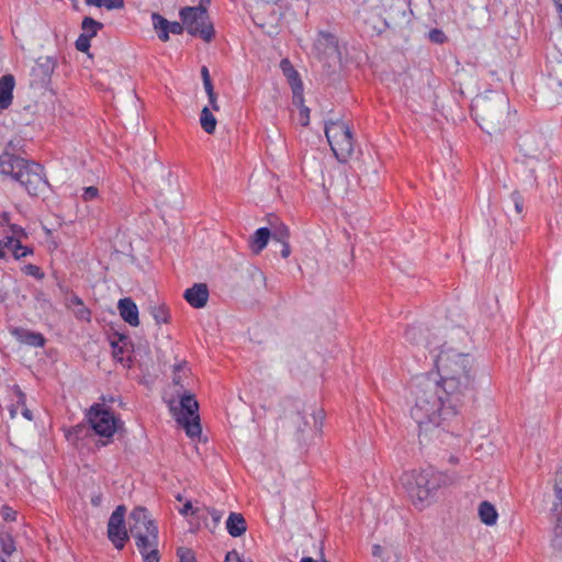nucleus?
Returning <instances> with one entry per match:
<instances>
[{
  "label": "nucleus",
  "mask_w": 562,
  "mask_h": 562,
  "mask_svg": "<svg viewBox=\"0 0 562 562\" xmlns=\"http://www.w3.org/2000/svg\"><path fill=\"white\" fill-rule=\"evenodd\" d=\"M425 331L422 326H408L405 330V339L412 345H419L425 341L424 347L432 352L437 346L432 347V342L425 338Z\"/></svg>",
  "instance_id": "5701e85b"
},
{
  "label": "nucleus",
  "mask_w": 562,
  "mask_h": 562,
  "mask_svg": "<svg viewBox=\"0 0 562 562\" xmlns=\"http://www.w3.org/2000/svg\"><path fill=\"white\" fill-rule=\"evenodd\" d=\"M82 35H86L89 38L94 37L99 31L103 29V23L90 18L85 16L81 22Z\"/></svg>",
  "instance_id": "2f4dec72"
},
{
  "label": "nucleus",
  "mask_w": 562,
  "mask_h": 562,
  "mask_svg": "<svg viewBox=\"0 0 562 562\" xmlns=\"http://www.w3.org/2000/svg\"><path fill=\"white\" fill-rule=\"evenodd\" d=\"M12 335L21 342L33 347H43L45 345V337L41 333H35L22 327L12 329Z\"/></svg>",
  "instance_id": "412c9836"
},
{
  "label": "nucleus",
  "mask_w": 562,
  "mask_h": 562,
  "mask_svg": "<svg viewBox=\"0 0 562 562\" xmlns=\"http://www.w3.org/2000/svg\"><path fill=\"white\" fill-rule=\"evenodd\" d=\"M12 392H13L15 398H16V407L11 409V416L14 417V415L16 413V408L25 406V404H26V395L21 390V387L19 385H16V384L12 386Z\"/></svg>",
  "instance_id": "58836bf2"
},
{
  "label": "nucleus",
  "mask_w": 562,
  "mask_h": 562,
  "mask_svg": "<svg viewBox=\"0 0 562 562\" xmlns=\"http://www.w3.org/2000/svg\"><path fill=\"white\" fill-rule=\"evenodd\" d=\"M203 86H204V89H205V91L207 93V97H213L214 94H216L214 92V87H213L212 80L207 81V82H204Z\"/></svg>",
  "instance_id": "13d9d810"
},
{
  "label": "nucleus",
  "mask_w": 562,
  "mask_h": 562,
  "mask_svg": "<svg viewBox=\"0 0 562 562\" xmlns=\"http://www.w3.org/2000/svg\"><path fill=\"white\" fill-rule=\"evenodd\" d=\"M179 513L183 516H187L189 514L194 515L195 510H193L192 503L190 501H187L183 507L179 510Z\"/></svg>",
  "instance_id": "864d4df0"
},
{
  "label": "nucleus",
  "mask_w": 562,
  "mask_h": 562,
  "mask_svg": "<svg viewBox=\"0 0 562 562\" xmlns=\"http://www.w3.org/2000/svg\"><path fill=\"white\" fill-rule=\"evenodd\" d=\"M510 200H512V202L514 204L516 213L518 215L522 214V212H524V198L520 194V192L519 191H514L510 194Z\"/></svg>",
  "instance_id": "79ce46f5"
},
{
  "label": "nucleus",
  "mask_w": 562,
  "mask_h": 562,
  "mask_svg": "<svg viewBox=\"0 0 562 562\" xmlns=\"http://www.w3.org/2000/svg\"><path fill=\"white\" fill-rule=\"evenodd\" d=\"M270 227H268L271 232V237L274 241L281 243L289 240L290 231L289 228L279 221L277 216H271L269 218Z\"/></svg>",
  "instance_id": "c85d7f7f"
},
{
  "label": "nucleus",
  "mask_w": 562,
  "mask_h": 562,
  "mask_svg": "<svg viewBox=\"0 0 562 562\" xmlns=\"http://www.w3.org/2000/svg\"><path fill=\"white\" fill-rule=\"evenodd\" d=\"M280 244L282 246V248H281V256H282V258L285 259L291 254V247H290L289 240L281 241Z\"/></svg>",
  "instance_id": "5fc2aeb1"
},
{
  "label": "nucleus",
  "mask_w": 562,
  "mask_h": 562,
  "mask_svg": "<svg viewBox=\"0 0 562 562\" xmlns=\"http://www.w3.org/2000/svg\"><path fill=\"white\" fill-rule=\"evenodd\" d=\"M22 272L26 276L33 277L37 280H43L45 277V273L42 271V269L33 263L25 265L22 268Z\"/></svg>",
  "instance_id": "a19ab883"
},
{
  "label": "nucleus",
  "mask_w": 562,
  "mask_h": 562,
  "mask_svg": "<svg viewBox=\"0 0 562 562\" xmlns=\"http://www.w3.org/2000/svg\"><path fill=\"white\" fill-rule=\"evenodd\" d=\"M0 547L2 552L7 555H11L15 551L14 540L8 533L0 535Z\"/></svg>",
  "instance_id": "4c0bfd02"
},
{
  "label": "nucleus",
  "mask_w": 562,
  "mask_h": 562,
  "mask_svg": "<svg viewBox=\"0 0 562 562\" xmlns=\"http://www.w3.org/2000/svg\"><path fill=\"white\" fill-rule=\"evenodd\" d=\"M13 249L14 246L8 243V235L0 238V258H5L9 252L12 254Z\"/></svg>",
  "instance_id": "de8ad7c7"
},
{
  "label": "nucleus",
  "mask_w": 562,
  "mask_h": 562,
  "mask_svg": "<svg viewBox=\"0 0 562 562\" xmlns=\"http://www.w3.org/2000/svg\"><path fill=\"white\" fill-rule=\"evenodd\" d=\"M479 516L483 524L493 526L497 521L498 514L490 502L484 501L479 506Z\"/></svg>",
  "instance_id": "c756f323"
},
{
  "label": "nucleus",
  "mask_w": 562,
  "mask_h": 562,
  "mask_svg": "<svg viewBox=\"0 0 562 562\" xmlns=\"http://www.w3.org/2000/svg\"><path fill=\"white\" fill-rule=\"evenodd\" d=\"M271 232L268 227L258 228L250 237L249 246L255 255H259L268 245Z\"/></svg>",
  "instance_id": "393cba45"
},
{
  "label": "nucleus",
  "mask_w": 562,
  "mask_h": 562,
  "mask_svg": "<svg viewBox=\"0 0 562 562\" xmlns=\"http://www.w3.org/2000/svg\"><path fill=\"white\" fill-rule=\"evenodd\" d=\"M159 557H156L155 554H153L151 557L149 555V558L147 560H144V562H159Z\"/></svg>",
  "instance_id": "774afa93"
},
{
  "label": "nucleus",
  "mask_w": 562,
  "mask_h": 562,
  "mask_svg": "<svg viewBox=\"0 0 562 562\" xmlns=\"http://www.w3.org/2000/svg\"><path fill=\"white\" fill-rule=\"evenodd\" d=\"M429 37L435 43H442L445 40V34L439 30H431L429 33Z\"/></svg>",
  "instance_id": "3c124183"
},
{
  "label": "nucleus",
  "mask_w": 562,
  "mask_h": 562,
  "mask_svg": "<svg viewBox=\"0 0 562 562\" xmlns=\"http://www.w3.org/2000/svg\"><path fill=\"white\" fill-rule=\"evenodd\" d=\"M280 68L291 86L293 104H302L303 83L299 72L286 58L281 60Z\"/></svg>",
  "instance_id": "4468645a"
},
{
  "label": "nucleus",
  "mask_w": 562,
  "mask_h": 562,
  "mask_svg": "<svg viewBox=\"0 0 562 562\" xmlns=\"http://www.w3.org/2000/svg\"><path fill=\"white\" fill-rule=\"evenodd\" d=\"M300 109V123L307 125L310 122V109L304 105V97L302 95V104H294Z\"/></svg>",
  "instance_id": "37998d69"
},
{
  "label": "nucleus",
  "mask_w": 562,
  "mask_h": 562,
  "mask_svg": "<svg viewBox=\"0 0 562 562\" xmlns=\"http://www.w3.org/2000/svg\"><path fill=\"white\" fill-rule=\"evenodd\" d=\"M201 76H202L203 83L207 82V81H211L210 71H209L206 66H203L201 68Z\"/></svg>",
  "instance_id": "bf43d9fd"
},
{
  "label": "nucleus",
  "mask_w": 562,
  "mask_h": 562,
  "mask_svg": "<svg viewBox=\"0 0 562 562\" xmlns=\"http://www.w3.org/2000/svg\"><path fill=\"white\" fill-rule=\"evenodd\" d=\"M22 415H23L26 419H29V420H32V419H33L32 412H31L29 408H26L25 406H24V407H23V409H22Z\"/></svg>",
  "instance_id": "69168bd1"
},
{
  "label": "nucleus",
  "mask_w": 562,
  "mask_h": 562,
  "mask_svg": "<svg viewBox=\"0 0 562 562\" xmlns=\"http://www.w3.org/2000/svg\"><path fill=\"white\" fill-rule=\"evenodd\" d=\"M90 41L91 38L80 34L76 40L75 46L79 52L87 53L90 48Z\"/></svg>",
  "instance_id": "c03bdc74"
},
{
  "label": "nucleus",
  "mask_w": 562,
  "mask_h": 562,
  "mask_svg": "<svg viewBox=\"0 0 562 562\" xmlns=\"http://www.w3.org/2000/svg\"><path fill=\"white\" fill-rule=\"evenodd\" d=\"M87 422L94 435L110 439L116 432L120 426V419L104 404L95 403L90 406L86 413ZM109 440L101 441L105 446Z\"/></svg>",
  "instance_id": "0eeeda50"
},
{
  "label": "nucleus",
  "mask_w": 562,
  "mask_h": 562,
  "mask_svg": "<svg viewBox=\"0 0 562 562\" xmlns=\"http://www.w3.org/2000/svg\"><path fill=\"white\" fill-rule=\"evenodd\" d=\"M453 481L454 479L449 474L431 468L408 471L401 476L409 498L419 509L430 504L439 488L452 484Z\"/></svg>",
  "instance_id": "7ed1b4c3"
},
{
  "label": "nucleus",
  "mask_w": 562,
  "mask_h": 562,
  "mask_svg": "<svg viewBox=\"0 0 562 562\" xmlns=\"http://www.w3.org/2000/svg\"><path fill=\"white\" fill-rule=\"evenodd\" d=\"M143 160L140 161L137 157L135 158V162L138 164V165H143V167L145 168L146 167V160H148V164H151V162H155L157 160L156 158V154L155 153H151V154H148L147 156H144L142 157Z\"/></svg>",
  "instance_id": "603ef678"
},
{
  "label": "nucleus",
  "mask_w": 562,
  "mask_h": 562,
  "mask_svg": "<svg viewBox=\"0 0 562 562\" xmlns=\"http://www.w3.org/2000/svg\"><path fill=\"white\" fill-rule=\"evenodd\" d=\"M209 289L205 283H194L184 291L183 297L194 308H202L209 300Z\"/></svg>",
  "instance_id": "f3484780"
},
{
  "label": "nucleus",
  "mask_w": 562,
  "mask_h": 562,
  "mask_svg": "<svg viewBox=\"0 0 562 562\" xmlns=\"http://www.w3.org/2000/svg\"><path fill=\"white\" fill-rule=\"evenodd\" d=\"M227 532L232 537H240L247 530V524L241 514L231 513L226 520Z\"/></svg>",
  "instance_id": "a878e982"
},
{
  "label": "nucleus",
  "mask_w": 562,
  "mask_h": 562,
  "mask_svg": "<svg viewBox=\"0 0 562 562\" xmlns=\"http://www.w3.org/2000/svg\"><path fill=\"white\" fill-rule=\"evenodd\" d=\"M125 507L120 505L111 514L108 522V537L113 546L121 550L124 548L125 542L128 540V533L125 528Z\"/></svg>",
  "instance_id": "9b49d317"
},
{
  "label": "nucleus",
  "mask_w": 562,
  "mask_h": 562,
  "mask_svg": "<svg viewBox=\"0 0 562 562\" xmlns=\"http://www.w3.org/2000/svg\"><path fill=\"white\" fill-rule=\"evenodd\" d=\"M201 126L206 133H212L216 126V120L209 108H203L200 117Z\"/></svg>",
  "instance_id": "72a5a7b5"
},
{
  "label": "nucleus",
  "mask_w": 562,
  "mask_h": 562,
  "mask_svg": "<svg viewBox=\"0 0 562 562\" xmlns=\"http://www.w3.org/2000/svg\"><path fill=\"white\" fill-rule=\"evenodd\" d=\"M99 196V190L97 187H87L83 189V193L81 195L82 200L85 202L92 201Z\"/></svg>",
  "instance_id": "49530a36"
},
{
  "label": "nucleus",
  "mask_w": 562,
  "mask_h": 562,
  "mask_svg": "<svg viewBox=\"0 0 562 562\" xmlns=\"http://www.w3.org/2000/svg\"><path fill=\"white\" fill-rule=\"evenodd\" d=\"M326 140H350L353 135L350 126L344 121H330L325 125Z\"/></svg>",
  "instance_id": "a211bd4d"
},
{
  "label": "nucleus",
  "mask_w": 562,
  "mask_h": 562,
  "mask_svg": "<svg viewBox=\"0 0 562 562\" xmlns=\"http://www.w3.org/2000/svg\"><path fill=\"white\" fill-rule=\"evenodd\" d=\"M54 70V63L50 60V58H38L36 61V66L33 68V72L37 74L41 72L42 75V81H45L49 78L50 74Z\"/></svg>",
  "instance_id": "473e14b6"
},
{
  "label": "nucleus",
  "mask_w": 562,
  "mask_h": 562,
  "mask_svg": "<svg viewBox=\"0 0 562 562\" xmlns=\"http://www.w3.org/2000/svg\"><path fill=\"white\" fill-rule=\"evenodd\" d=\"M454 378V380L459 382L457 387L451 390H443L449 403V413H453V409H459L465 400L472 397L474 381L473 366L456 371Z\"/></svg>",
  "instance_id": "6e6552de"
},
{
  "label": "nucleus",
  "mask_w": 562,
  "mask_h": 562,
  "mask_svg": "<svg viewBox=\"0 0 562 562\" xmlns=\"http://www.w3.org/2000/svg\"><path fill=\"white\" fill-rule=\"evenodd\" d=\"M412 394L414 405L411 416L419 428L424 425L440 427L443 422L456 417L459 409L449 413V403L445 395L443 383L430 375H420L414 380Z\"/></svg>",
  "instance_id": "f257e3e1"
},
{
  "label": "nucleus",
  "mask_w": 562,
  "mask_h": 562,
  "mask_svg": "<svg viewBox=\"0 0 562 562\" xmlns=\"http://www.w3.org/2000/svg\"><path fill=\"white\" fill-rule=\"evenodd\" d=\"M434 362L440 374V381L443 383V390L457 387L459 382L454 380L456 371L473 366V359L469 353L457 351L446 344L434 357Z\"/></svg>",
  "instance_id": "39448f33"
},
{
  "label": "nucleus",
  "mask_w": 562,
  "mask_h": 562,
  "mask_svg": "<svg viewBox=\"0 0 562 562\" xmlns=\"http://www.w3.org/2000/svg\"><path fill=\"white\" fill-rule=\"evenodd\" d=\"M150 314L157 324H167L169 322V311L165 304L151 306Z\"/></svg>",
  "instance_id": "e433bc0d"
},
{
  "label": "nucleus",
  "mask_w": 562,
  "mask_h": 562,
  "mask_svg": "<svg viewBox=\"0 0 562 562\" xmlns=\"http://www.w3.org/2000/svg\"><path fill=\"white\" fill-rule=\"evenodd\" d=\"M15 181L31 194L37 196L47 184L43 176V167L34 161H27Z\"/></svg>",
  "instance_id": "9d476101"
},
{
  "label": "nucleus",
  "mask_w": 562,
  "mask_h": 562,
  "mask_svg": "<svg viewBox=\"0 0 562 562\" xmlns=\"http://www.w3.org/2000/svg\"><path fill=\"white\" fill-rule=\"evenodd\" d=\"M547 87L553 94V99L560 102L562 99V60L548 61Z\"/></svg>",
  "instance_id": "2eb2a0df"
},
{
  "label": "nucleus",
  "mask_w": 562,
  "mask_h": 562,
  "mask_svg": "<svg viewBox=\"0 0 562 562\" xmlns=\"http://www.w3.org/2000/svg\"><path fill=\"white\" fill-rule=\"evenodd\" d=\"M23 240L14 239L8 240L9 244L14 246L12 256L14 259L20 260L29 255H33V248L22 244Z\"/></svg>",
  "instance_id": "f704fd0d"
},
{
  "label": "nucleus",
  "mask_w": 562,
  "mask_h": 562,
  "mask_svg": "<svg viewBox=\"0 0 562 562\" xmlns=\"http://www.w3.org/2000/svg\"><path fill=\"white\" fill-rule=\"evenodd\" d=\"M330 150L339 162H348L360 154L357 143H328Z\"/></svg>",
  "instance_id": "6ab92c4d"
},
{
  "label": "nucleus",
  "mask_w": 562,
  "mask_h": 562,
  "mask_svg": "<svg viewBox=\"0 0 562 562\" xmlns=\"http://www.w3.org/2000/svg\"><path fill=\"white\" fill-rule=\"evenodd\" d=\"M121 317L131 326L139 325L138 308L131 297L121 299L117 303Z\"/></svg>",
  "instance_id": "aec40b11"
},
{
  "label": "nucleus",
  "mask_w": 562,
  "mask_h": 562,
  "mask_svg": "<svg viewBox=\"0 0 562 562\" xmlns=\"http://www.w3.org/2000/svg\"><path fill=\"white\" fill-rule=\"evenodd\" d=\"M296 416H297V418L302 419V423H300V424L297 425V430H299L300 432H304V431H305V428H306V426H307V422L305 420L304 416H302V413H301L300 411H297V412H296Z\"/></svg>",
  "instance_id": "4d7b16f0"
},
{
  "label": "nucleus",
  "mask_w": 562,
  "mask_h": 562,
  "mask_svg": "<svg viewBox=\"0 0 562 562\" xmlns=\"http://www.w3.org/2000/svg\"><path fill=\"white\" fill-rule=\"evenodd\" d=\"M178 557L180 559V562H195L193 551L187 548L178 549Z\"/></svg>",
  "instance_id": "a18cd8bd"
},
{
  "label": "nucleus",
  "mask_w": 562,
  "mask_h": 562,
  "mask_svg": "<svg viewBox=\"0 0 562 562\" xmlns=\"http://www.w3.org/2000/svg\"><path fill=\"white\" fill-rule=\"evenodd\" d=\"M323 417H324V415H323V411H319L317 415H316V414H314L315 427H316L317 429H319V428H321V426H322V424H321V423H319V425H318V418H319V419H323Z\"/></svg>",
  "instance_id": "0e129e2a"
},
{
  "label": "nucleus",
  "mask_w": 562,
  "mask_h": 562,
  "mask_svg": "<svg viewBox=\"0 0 562 562\" xmlns=\"http://www.w3.org/2000/svg\"><path fill=\"white\" fill-rule=\"evenodd\" d=\"M9 221H10V218H9V215L7 213H4V214H2L0 216V224H2V225L9 224Z\"/></svg>",
  "instance_id": "338daca9"
},
{
  "label": "nucleus",
  "mask_w": 562,
  "mask_h": 562,
  "mask_svg": "<svg viewBox=\"0 0 562 562\" xmlns=\"http://www.w3.org/2000/svg\"><path fill=\"white\" fill-rule=\"evenodd\" d=\"M67 307L71 308L75 316L79 321L90 322L91 312L85 305L83 301L78 296L72 294L67 302Z\"/></svg>",
  "instance_id": "cd10ccee"
},
{
  "label": "nucleus",
  "mask_w": 562,
  "mask_h": 562,
  "mask_svg": "<svg viewBox=\"0 0 562 562\" xmlns=\"http://www.w3.org/2000/svg\"><path fill=\"white\" fill-rule=\"evenodd\" d=\"M315 49L322 57H336L340 58V50L337 37L326 31H319L315 41Z\"/></svg>",
  "instance_id": "ddd939ff"
},
{
  "label": "nucleus",
  "mask_w": 562,
  "mask_h": 562,
  "mask_svg": "<svg viewBox=\"0 0 562 562\" xmlns=\"http://www.w3.org/2000/svg\"><path fill=\"white\" fill-rule=\"evenodd\" d=\"M199 403L191 394H184L180 400V412L177 422L184 428L189 437H196L201 434L200 417L198 415Z\"/></svg>",
  "instance_id": "1a4fd4ad"
},
{
  "label": "nucleus",
  "mask_w": 562,
  "mask_h": 562,
  "mask_svg": "<svg viewBox=\"0 0 562 562\" xmlns=\"http://www.w3.org/2000/svg\"><path fill=\"white\" fill-rule=\"evenodd\" d=\"M29 160L4 151L0 155V173L16 179Z\"/></svg>",
  "instance_id": "dca6fc26"
},
{
  "label": "nucleus",
  "mask_w": 562,
  "mask_h": 562,
  "mask_svg": "<svg viewBox=\"0 0 562 562\" xmlns=\"http://www.w3.org/2000/svg\"><path fill=\"white\" fill-rule=\"evenodd\" d=\"M85 2L87 5L105 8L106 10L122 9L124 7V0H85Z\"/></svg>",
  "instance_id": "c9c22d12"
},
{
  "label": "nucleus",
  "mask_w": 562,
  "mask_h": 562,
  "mask_svg": "<svg viewBox=\"0 0 562 562\" xmlns=\"http://www.w3.org/2000/svg\"><path fill=\"white\" fill-rule=\"evenodd\" d=\"M101 502H102V495L101 494H97V495L91 497V504L93 506H95V507L100 506Z\"/></svg>",
  "instance_id": "680f3d73"
},
{
  "label": "nucleus",
  "mask_w": 562,
  "mask_h": 562,
  "mask_svg": "<svg viewBox=\"0 0 562 562\" xmlns=\"http://www.w3.org/2000/svg\"><path fill=\"white\" fill-rule=\"evenodd\" d=\"M210 104L214 111H218L220 106L217 104L216 94L213 97H209Z\"/></svg>",
  "instance_id": "e2e57ef3"
},
{
  "label": "nucleus",
  "mask_w": 562,
  "mask_h": 562,
  "mask_svg": "<svg viewBox=\"0 0 562 562\" xmlns=\"http://www.w3.org/2000/svg\"><path fill=\"white\" fill-rule=\"evenodd\" d=\"M252 20L261 29L273 27L279 16L274 4L268 1H258L252 9Z\"/></svg>",
  "instance_id": "f8f14e48"
},
{
  "label": "nucleus",
  "mask_w": 562,
  "mask_h": 562,
  "mask_svg": "<svg viewBox=\"0 0 562 562\" xmlns=\"http://www.w3.org/2000/svg\"><path fill=\"white\" fill-rule=\"evenodd\" d=\"M151 21H153L154 29L158 33V38L161 42H167L169 40V35H167L169 21L157 12H154L151 14Z\"/></svg>",
  "instance_id": "7c9ffc66"
},
{
  "label": "nucleus",
  "mask_w": 562,
  "mask_h": 562,
  "mask_svg": "<svg viewBox=\"0 0 562 562\" xmlns=\"http://www.w3.org/2000/svg\"><path fill=\"white\" fill-rule=\"evenodd\" d=\"M130 532L135 539L136 547L144 560L153 554L159 557L158 528L146 508L137 507L133 509L130 515Z\"/></svg>",
  "instance_id": "20e7f679"
},
{
  "label": "nucleus",
  "mask_w": 562,
  "mask_h": 562,
  "mask_svg": "<svg viewBox=\"0 0 562 562\" xmlns=\"http://www.w3.org/2000/svg\"><path fill=\"white\" fill-rule=\"evenodd\" d=\"M225 562H241V560L236 551H231L227 552Z\"/></svg>",
  "instance_id": "6e6d98bb"
},
{
  "label": "nucleus",
  "mask_w": 562,
  "mask_h": 562,
  "mask_svg": "<svg viewBox=\"0 0 562 562\" xmlns=\"http://www.w3.org/2000/svg\"><path fill=\"white\" fill-rule=\"evenodd\" d=\"M554 492L557 501L552 505L551 514L555 520L553 530L555 537L554 541H558L559 538H562V487L555 484Z\"/></svg>",
  "instance_id": "4be33fe9"
},
{
  "label": "nucleus",
  "mask_w": 562,
  "mask_h": 562,
  "mask_svg": "<svg viewBox=\"0 0 562 562\" xmlns=\"http://www.w3.org/2000/svg\"><path fill=\"white\" fill-rule=\"evenodd\" d=\"M179 14L190 35L200 37L207 43L214 38L215 30L205 7H186L180 10Z\"/></svg>",
  "instance_id": "423d86ee"
},
{
  "label": "nucleus",
  "mask_w": 562,
  "mask_h": 562,
  "mask_svg": "<svg viewBox=\"0 0 562 562\" xmlns=\"http://www.w3.org/2000/svg\"><path fill=\"white\" fill-rule=\"evenodd\" d=\"M14 89V77L4 75L0 79V109H7L12 103Z\"/></svg>",
  "instance_id": "b1692460"
},
{
  "label": "nucleus",
  "mask_w": 562,
  "mask_h": 562,
  "mask_svg": "<svg viewBox=\"0 0 562 562\" xmlns=\"http://www.w3.org/2000/svg\"><path fill=\"white\" fill-rule=\"evenodd\" d=\"M9 232H10V234H7L8 240H14V239L24 240L29 237L25 229L15 224H12L9 226Z\"/></svg>",
  "instance_id": "ea45409f"
},
{
  "label": "nucleus",
  "mask_w": 562,
  "mask_h": 562,
  "mask_svg": "<svg viewBox=\"0 0 562 562\" xmlns=\"http://www.w3.org/2000/svg\"><path fill=\"white\" fill-rule=\"evenodd\" d=\"M111 346L114 359L125 366H130L131 356L128 353L126 337L120 336L117 340H112Z\"/></svg>",
  "instance_id": "bb28decb"
},
{
  "label": "nucleus",
  "mask_w": 562,
  "mask_h": 562,
  "mask_svg": "<svg viewBox=\"0 0 562 562\" xmlns=\"http://www.w3.org/2000/svg\"><path fill=\"white\" fill-rule=\"evenodd\" d=\"M184 29H186V26L183 25V22L180 23V22H170L169 21L167 35H169L170 33L179 35L183 32Z\"/></svg>",
  "instance_id": "8fccbe9b"
},
{
  "label": "nucleus",
  "mask_w": 562,
  "mask_h": 562,
  "mask_svg": "<svg viewBox=\"0 0 562 562\" xmlns=\"http://www.w3.org/2000/svg\"><path fill=\"white\" fill-rule=\"evenodd\" d=\"M1 515L5 521H14L16 519L18 513L8 505H4L1 508Z\"/></svg>",
  "instance_id": "09e8293b"
},
{
  "label": "nucleus",
  "mask_w": 562,
  "mask_h": 562,
  "mask_svg": "<svg viewBox=\"0 0 562 562\" xmlns=\"http://www.w3.org/2000/svg\"><path fill=\"white\" fill-rule=\"evenodd\" d=\"M181 369H182V367H181V366L176 367V370H175V376H173V383H175L176 385H181V382H180V381H181V378H180V375H179V372H180V370H181Z\"/></svg>",
  "instance_id": "052dcab7"
},
{
  "label": "nucleus",
  "mask_w": 562,
  "mask_h": 562,
  "mask_svg": "<svg viewBox=\"0 0 562 562\" xmlns=\"http://www.w3.org/2000/svg\"><path fill=\"white\" fill-rule=\"evenodd\" d=\"M471 110L479 126L490 136L499 135L509 125V100L502 92L490 91L476 95Z\"/></svg>",
  "instance_id": "f03ea898"
}]
</instances>
